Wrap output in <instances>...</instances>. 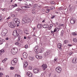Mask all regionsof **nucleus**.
Here are the masks:
<instances>
[{
  "instance_id": "nucleus-1",
  "label": "nucleus",
  "mask_w": 77,
  "mask_h": 77,
  "mask_svg": "<svg viewBox=\"0 0 77 77\" xmlns=\"http://www.w3.org/2000/svg\"><path fill=\"white\" fill-rule=\"evenodd\" d=\"M13 35L14 36H17L18 39H17V42H20V40H21V37L20 35L17 33V31L16 30V31H14L13 32Z\"/></svg>"
},
{
  "instance_id": "nucleus-2",
  "label": "nucleus",
  "mask_w": 77,
  "mask_h": 77,
  "mask_svg": "<svg viewBox=\"0 0 77 77\" xmlns=\"http://www.w3.org/2000/svg\"><path fill=\"white\" fill-rule=\"evenodd\" d=\"M30 21V19L29 18H28L26 17L24 18L22 20V23L23 24H26V23H29Z\"/></svg>"
},
{
  "instance_id": "nucleus-3",
  "label": "nucleus",
  "mask_w": 77,
  "mask_h": 77,
  "mask_svg": "<svg viewBox=\"0 0 77 77\" xmlns=\"http://www.w3.org/2000/svg\"><path fill=\"white\" fill-rule=\"evenodd\" d=\"M17 52H18V49L17 48H13L12 49L11 51V53L13 54H16Z\"/></svg>"
},
{
  "instance_id": "nucleus-4",
  "label": "nucleus",
  "mask_w": 77,
  "mask_h": 77,
  "mask_svg": "<svg viewBox=\"0 0 77 77\" xmlns=\"http://www.w3.org/2000/svg\"><path fill=\"white\" fill-rule=\"evenodd\" d=\"M8 26L11 28H14L15 27V24L14 22H11L8 23Z\"/></svg>"
},
{
  "instance_id": "nucleus-5",
  "label": "nucleus",
  "mask_w": 77,
  "mask_h": 77,
  "mask_svg": "<svg viewBox=\"0 0 77 77\" xmlns=\"http://www.w3.org/2000/svg\"><path fill=\"white\" fill-rule=\"evenodd\" d=\"M13 23H15L16 24H20V20L17 18H14L13 20Z\"/></svg>"
},
{
  "instance_id": "nucleus-6",
  "label": "nucleus",
  "mask_w": 77,
  "mask_h": 77,
  "mask_svg": "<svg viewBox=\"0 0 77 77\" xmlns=\"http://www.w3.org/2000/svg\"><path fill=\"white\" fill-rule=\"evenodd\" d=\"M17 62V58H14L11 61V64L13 65H15Z\"/></svg>"
},
{
  "instance_id": "nucleus-7",
  "label": "nucleus",
  "mask_w": 77,
  "mask_h": 77,
  "mask_svg": "<svg viewBox=\"0 0 77 77\" xmlns=\"http://www.w3.org/2000/svg\"><path fill=\"white\" fill-rule=\"evenodd\" d=\"M56 71L58 72V73H60L62 71V68L60 67H57L55 69Z\"/></svg>"
},
{
  "instance_id": "nucleus-8",
  "label": "nucleus",
  "mask_w": 77,
  "mask_h": 77,
  "mask_svg": "<svg viewBox=\"0 0 77 77\" xmlns=\"http://www.w3.org/2000/svg\"><path fill=\"white\" fill-rule=\"evenodd\" d=\"M75 20L76 19L75 18H72L70 20V23L72 24H74L75 22Z\"/></svg>"
},
{
  "instance_id": "nucleus-9",
  "label": "nucleus",
  "mask_w": 77,
  "mask_h": 77,
  "mask_svg": "<svg viewBox=\"0 0 77 77\" xmlns=\"http://www.w3.org/2000/svg\"><path fill=\"white\" fill-rule=\"evenodd\" d=\"M62 47V44L59 43L58 44L57 47L60 49V50L62 51V48H61Z\"/></svg>"
},
{
  "instance_id": "nucleus-10",
  "label": "nucleus",
  "mask_w": 77,
  "mask_h": 77,
  "mask_svg": "<svg viewBox=\"0 0 77 77\" xmlns=\"http://www.w3.org/2000/svg\"><path fill=\"white\" fill-rule=\"evenodd\" d=\"M33 71L34 73H35V74H36V73H38L40 72V70L38 69H34Z\"/></svg>"
},
{
  "instance_id": "nucleus-11",
  "label": "nucleus",
  "mask_w": 77,
  "mask_h": 77,
  "mask_svg": "<svg viewBox=\"0 0 77 77\" xmlns=\"http://www.w3.org/2000/svg\"><path fill=\"white\" fill-rule=\"evenodd\" d=\"M23 58L26 59L27 57V53H26V52H24L23 53Z\"/></svg>"
},
{
  "instance_id": "nucleus-12",
  "label": "nucleus",
  "mask_w": 77,
  "mask_h": 77,
  "mask_svg": "<svg viewBox=\"0 0 77 77\" xmlns=\"http://www.w3.org/2000/svg\"><path fill=\"white\" fill-rule=\"evenodd\" d=\"M38 49H39V47H38V46H36L35 47V51L36 52L37 54L38 53Z\"/></svg>"
},
{
  "instance_id": "nucleus-13",
  "label": "nucleus",
  "mask_w": 77,
  "mask_h": 77,
  "mask_svg": "<svg viewBox=\"0 0 77 77\" xmlns=\"http://www.w3.org/2000/svg\"><path fill=\"white\" fill-rule=\"evenodd\" d=\"M72 62L73 63L75 64L77 63V58H74L72 60Z\"/></svg>"
},
{
  "instance_id": "nucleus-14",
  "label": "nucleus",
  "mask_w": 77,
  "mask_h": 77,
  "mask_svg": "<svg viewBox=\"0 0 77 77\" xmlns=\"http://www.w3.org/2000/svg\"><path fill=\"white\" fill-rule=\"evenodd\" d=\"M42 68L44 70H45V69L47 68V66L46 64H43L42 66Z\"/></svg>"
},
{
  "instance_id": "nucleus-15",
  "label": "nucleus",
  "mask_w": 77,
  "mask_h": 77,
  "mask_svg": "<svg viewBox=\"0 0 77 77\" xmlns=\"http://www.w3.org/2000/svg\"><path fill=\"white\" fill-rule=\"evenodd\" d=\"M27 75L29 77H32L33 75V74L30 72H27Z\"/></svg>"
},
{
  "instance_id": "nucleus-16",
  "label": "nucleus",
  "mask_w": 77,
  "mask_h": 77,
  "mask_svg": "<svg viewBox=\"0 0 77 77\" xmlns=\"http://www.w3.org/2000/svg\"><path fill=\"white\" fill-rule=\"evenodd\" d=\"M28 65V63H27V62L26 61H25L24 62V63L23 65L24 67L26 68L27 66Z\"/></svg>"
},
{
  "instance_id": "nucleus-17",
  "label": "nucleus",
  "mask_w": 77,
  "mask_h": 77,
  "mask_svg": "<svg viewBox=\"0 0 77 77\" xmlns=\"http://www.w3.org/2000/svg\"><path fill=\"white\" fill-rule=\"evenodd\" d=\"M15 44L16 45L18 46V47H21V44L20 42L19 43L18 42H17L15 43Z\"/></svg>"
},
{
  "instance_id": "nucleus-18",
  "label": "nucleus",
  "mask_w": 77,
  "mask_h": 77,
  "mask_svg": "<svg viewBox=\"0 0 77 77\" xmlns=\"http://www.w3.org/2000/svg\"><path fill=\"white\" fill-rule=\"evenodd\" d=\"M50 54V52L49 51H46L45 54L44 55L45 56H48V55H49Z\"/></svg>"
},
{
  "instance_id": "nucleus-19",
  "label": "nucleus",
  "mask_w": 77,
  "mask_h": 77,
  "mask_svg": "<svg viewBox=\"0 0 77 77\" xmlns=\"http://www.w3.org/2000/svg\"><path fill=\"white\" fill-rule=\"evenodd\" d=\"M24 33L25 34H26V35H29V31L27 30V29H25L24 31Z\"/></svg>"
},
{
  "instance_id": "nucleus-20",
  "label": "nucleus",
  "mask_w": 77,
  "mask_h": 77,
  "mask_svg": "<svg viewBox=\"0 0 77 77\" xmlns=\"http://www.w3.org/2000/svg\"><path fill=\"white\" fill-rule=\"evenodd\" d=\"M1 35L2 36H6V34L2 31L1 33Z\"/></svg>"
},
{
  "instance_id": "nucleus-21",
  "label": "nucleus",
  "mask_w": 77,
  "mask_h": 77,
  "mask_svg": "<svg viewBox=\"0 0 77 77\" xmlns=\"http://www.w3.org/2000/svg\"><path fill=\"white\" fill-rule=\"evenodd\" d=\"M44 51V49L43 48H42L40 49V51H39V52L40 53H43V51Z\"/></svg>"
},
{
  "instance_id": "nucleus-22",
  "label": "nucleus",
  "mask_w": 77,
  "mask_h": 77,
  "mask_svg": "<svg viewBox=\"0 0 77 77\" xmlns=\"http://www.w3.org/2000/svg\"><path fill=\"white\" fill-rule=\"evenodd\" d=\"M42 27H43V28L46 29L48 27V25L46 24H44L42 26Z\"/></svg>"
},
{
  "instance_id": "nucleus-23",
  "label": "nucleus",
  "mask_w": 77,
  "mask_h": 77,
  "mask_svg": "<svg viewBox=\"0 0 77 77\" xmlns=\"http://www.w3.org/2000/svg\"><path fill=\"white\" fill-rule=\"evenodd\" d=\"M2 32L5 33H6H6H8V30H7V29H4Z\"/></svg>"
},
{
  "instance_id": "nucleus-24",
  "label": "nucleus",
  "mask_w": 77,
  "mask_h": 77,
  "mask_svg": "<svg viewBox=\"0 0 77 77\" xmlns=\"http://www.w3.org/2000/svg\"><path fill=\"white\" fill-rule=\"evenodd\" d=\"M42 25L41 24H38L37 26V27L38 29H41L42 27Z\"/></svg>"
},
{
  "instance_id": "nucleus-25",
  "label": "nucleus",
  "mask_w": 77,
  "mask_h": 77,
  "mask_svg": "<svg viewBox=\"0 0 77 77\" xmlns=\"http://www.w3.org/2000/svg\"><path fill=\"white\" fill-rule=\"evenodd\" d=\"M20 11H22V10L19 8H17L15 9V11H17V12H19Z\"/></svg>"
},
{
  "instance_id": "nucleus-26",
  "label": "nucleus",
  "mask_w": 77,
  "mask_h": 77,
  "mask_svg": "<svg viewBox=\"0 0 77 77\" xmlns=\"http://www.w3.org/2000/svg\"><path fill=\"white\" fill-rule=\"evenodd\" d=\"M27 8H29V7L27 6H25L24 7H22V9H26Z\"/></svg>"
},
{
  "instance_id": "nucleus-27",
  "label": "nucleus",
  "mask_w": 77,
  "mask_h": 77,
  "mask_svg": "<svg viewBox=\"0 0 77 77\" xmlns=\"http://www.w3.org/2000/svg\"><path fill=\"white\" fill-rule=\"evenodd\" d=\"M73 41H74V42H77V39L75 38H74L73 39Z\"/></svg>"
},
{
  "instance_id": "nucleus-28",
  "label": "nucleus",
  "mask_w": 77,
  "mask_h": 77,
  "mask_svg": "<svg viewBox=\"0 0 77 77\" xmlns=\"http://www.w3.org/2000/svg\"><path fill=\"white\" fill-rule=\"evenodd\" d=\"M7 60H8L7 58H5L4 60L2 61V62H3V63H5V62H6V61Z\"/></svg>"
},
{
  "instance_id": "nucleus-29",
  "label": "nucleus",
  "mask_w": 77,
  "mask_h": 77,
  "mask_svg": "<svg viewBox=\"0 0 77 77\" xmlns=\"http://www.w3.org/2000/svg\"><path fill=\"white\" fill-rule=\"evenodd\" d=\"M29 59L30 60H32V61H33V60H34L33 58L32 57H29Z\"/></svg>"
},
{
  "instance_id": "nucleus-30",
  "label": "nucleus",
  "mask_w": 77,
  "mask_h": 77,
  "mask_svg": "<svg viewBox=\"0 0 77 77\" xmlns=\"http://www.w3.org/2000/svg\"><path fill=\"white\" fill-rule=\"evenodd\" d=\"M63 33H64V32H63V31L62 30L61 32V34H60L61 36H63Z\"/></svg>"
},
{
  "instance_id": "nucleus-31",
  "label": "nucleus",
  "mask_w": 77,
  "mask_h": 77,
  "mask_svg": "<svg viewBox=\"0 0 77 77\" xmlns=\"http://www.w3.org/2000/svg\"><path fill=\"white\" fill-rule=\"evenodd\" d=\"M50 8L51 9V10H53V9H54L55 8L54 6H52L50 7Z\"/></svg>"
},
{
  "instance_id": "nucleus-32",
  "label": "nucleus",
  "mask_w": 77,
  "mask_h": 77,
  "mask_svg": "<svg viewBox=\"0 0 77 77\" xmlns=\"http://www.w3.org/2000/svg\"><path fill=\"white\" fill-rule=\"evenodd\" d=\"M72 35L73 36H76L77 35V34L75 33V32H72Z\"/></svg>"
},
{
  "instance_id": "nucleus-33",
  "label": "nucleus",
  "mask_w": 77,
  "mask_h": 77,
  "mask_svg": "<svg viewBox=\"0 0 77 77\" xmlns=\"http://www.w3.org/2000/svg\"><path fill=\"white\" fill-rule=\"evenodd\" d=\"M64 44H68V41L67 40H64Z\"/></svg>"
},
{
  "instance_id": "nucleus-34",
  "label": "nucleus",
  "mask_w": 77,
  "mask_h": 77,
  "mask_svg": "<svg viewBox=\"0 0 77 77\" xmlns=\"http://www.w3.org/2000/svg\"><path fill=\"white\" fill-rule=\"evenodd\" d=\"M0 51H1V52L2 53H3L5 52V51L4 49H2V50H0Z\"/></svg>"
},
{
  "instance_id": "nucleus-35",
  "label": "nucleus",
  "mask_w": 77,
  "mask_h": 77,
  "mask_svg": "<svg viewBox=\"0 0 77 77\" xmlns=\"http://www.w3.org/2000/svg\"><path fill=\"white\" fill-rule=\"evenodd\" d=\"M15 77H21V76H20V75H15Z\"/></svg>"
},
{
  "instance_id": "nucleus-36",
  "label": "nucleus",
  "mask_w": 77,
  "mask_h": 77,
  "mask_svg": "<svg viewBox=\"0 0 77 77\" xmlns=\"http://www.w3.org/2000/svg\"><path fill=\"white\" fill-rule=\"evenodd\" d=\"M25 48L26 49H27V48H28V45H25Z\"/></svg>"
},
{
  "instance_id": "nucleus-37",
  "label": "nucleus",
  "mask_w": 77,
  "mask_h": 77,
  "mask_svg": "<svg viewBox=\"0 0 77 77\" xmlns=\"http://www.w3.org/2000/svg\"><path fill=\"white\" fill-rule=\"evenodd\" d=\"M35 57H36V58H37V59H38V58H39V55H37L35 56Z\"/></svg>"
},
{
  "instance_id": "nucleus-38",
  "label": "nucleus",
  "mask_w": 77,
  "mask_h": 77,
  "mask_svg": "<svg viewBox=\"0 0 77 77\" xmlns=\"http://www.w3.org/2000/svg\"><path fill=\"white\" fill-rule=\"evenodd\" d=\"M42 56H38V59H42Z\"/></svg>"
},
{
  "instance_id": "nucleus-39",
  "label": "nucleus",
  "mask_w": 77,
  "mask_h": 77,
  "mask_svg": "<svg viewBox=\"0 0 77 77\" xmlns=\"http://www.w3.org/2000/svg\"><path fill=\"white\" fill-rule=\"evenodd\" d=\"M2 39L0 38V45H2Z\"/></svg>"
},
{
  "instance_id": "nucleus-40",
  "label": "nucleus",
  "mask_w": 77,
  "mask_h": 77,
  "mask_svg": "<svg viewBox=\"0 0 77 77\" xmlns=\"http://www.w3.org/2000/svg\"><path fill=\"white\" fill-rule=\"evenodd\" d=\"M54 17H55V16L54 15L52 16L51 17V19H53V18H54Z\"/></svg>"
},
{
  "instance_id": "nucleus-41",
  "label": "nucleus",
  "mask_w": 77,
  "mask_h": 77,
  "mask_svg": "<svg viewBox=\"0 0 77 77\" xmlns=\"http://www.w3.org/2000/svg\"><path fill=\"white\" fill-rule=\"evenodd\" d=\"M44 73H42V74L41 75V77H43V76H44Z\"/></svg>"
},
{
  "instance_id": "nucleus-42",
  "label": "nucleus",
  "mask_w": 77,
  "mask_h": 77,
  "mask_svg": "<svg viewBox=\"0 0 77 77\" xmlns=\"http://www.w3.org/2000/svg\"><path fill=\"white\" fill-rule=\"evenodd\" d=\"M10 69H11V70L14 69V67H11Z\"/></svg>"
},
{
  "instance_id": "nucleus-43",
  "label": "nucleus",
  "mask_w": 77,
  "mask_h": 77,
  "mask_svg": "<svg viewBox=\"0 0 77 77\" xmlns=\"http://www.w3.org/2000/svg\"><path fill=\"white\" fill-rule=\"evenodd\" d=\"M57 58L55 57V59H54V61H57Z\"/></svg>"
},
{
  "instance_id": "nucleus-44",
  "label": "nucleus",
  "mask_w": 77,
  "mask_h": 77,
  "mask_svg": "<svg viewBox=\"0 0 77 77\" xmlns=\"http://www.w3.org/2000/svg\"><path fill=\"white\" fill-rule=\"evenodd\" d=\"M60 26H64V24H60Z\"/></svg>"
},
{
  "instance_id": "nucleus-45",
  "label": "nucleus",
  "mask_w": 77,
  "mask_h": 77,
  "mask_svg": "<svg viewBox=\"0 0 77 77\" xmlns=\"http://www.w3.org/2000/svg\"><path fill=\"white\" fill-rule=\"evenodd\" d=\"M29 69L30 70L32 69V67L30 66H29Z\"/></svg>"
},
{
  "instance_id": "nucleus-46",
  "label": "nucleus",
  "mask_w": 77,
  "mask_h": 77,
  "mask_svg": "<svg viewBox=\"0 0 77 77\" xmlns=\"http://www.w3.org/2000/svg\"><path fill=\"white\" fill-rule=\"evenodd\" d=\"M37 6H38V5L37 4H35L34 5V7L35 8H36V7H37Z\"/></svg>"
},
{
  "instance_id": "nucleus-47",
  "label": "nucleus",
  "mask_w": 77,
  "mask_h": 77,
  "mask_svg": "<svg viewBox=\"0 0 77 77\" xmlns=\"http://www.w3.org/2000/svg\"><path fill=\"white\" fill-rule=\"evenodd\" d=\"M46 10H47V11H48V12H50V9H48V8Z\"/></svg>"
},
{
  "instance_id": "nucleus-48",
  "label": "nucleus",
  "mask_w": 77,
  "mask_h": 77,
  "mask_svg": "<svg viewBox=\"0 0 77 77\" xmlns=\"http://www.w3.org/2000/svg\"><path fill=\"white\" fill-rule=\"evenodd\" d=\"M50 26L51 27H53V24H51L50 25Z\"/></svg>"
},
{
  "instance_id": "nucleus-49",
  "label": "nucleus",
  "mask_w": 77,
  "mask_h": 77,
  "mask_svg": "<svg viewBox=\"0 0 77 77\" xmlns=\"http://www.w3.org/2000/svg\"><path fill=\"white\" fill-rule=\"evenodd\" d=\"M11 6L12 7V8H15V6H14V5H11Z\"/></svg>"
},
{
  "instance_id": "nucleus-50",
  "label": "nucleus",
  "mask_w": 77,
  "mask_h": 77,
  "mask_svg": "<svg viewBox=\"0 0 77 77\" xmlns=\"http://www.w3.org/2000/svg\"><path fill=\"white\" fill-rule=\"evenodd\" d=\"M15 15L14 14H12L11 15L12 17H15Z\"/></svg>"
},
{
  "instance_id": "nucleus-51",
  "label": "nucleus",
  "mask_w": 77,
  "mask_h": 77,
  "mask_svg": "<svg viewBox=\"0 0 77 77\" xmlns=\"http://www.w3.org/2000/svg\"><path fill=\"white\" fill-rule=\"evenodd\" d=\"M3 75V73L2 72L0 73V76H1V75Z\"/></svg>"
},
{
  "instance_id": "nucleus-52",
  "label": "nucleus",
  "mask_w": 77,
  "mask_h": 77,
  "mask_svg": "<svg viewBox=\"0 0 77 77\" xmlns=\"http://www.w3.org/2000/svg\"><path fill=\"white\" fill-rule=\"evenodd\" d=\"M14 7H17V4H15L14 5Z\"/></svg>"
},
{
  "instance_id": "nucleus-53",
  "label": "nucleus",
  "mask_w": 77,
  "mask_h": 77,
  "mask_svg": "<svg viewBox=\"0 0 77 77\" xmlns=\"http://www.w3.org/2000/svg\"><path fill=\"white\" fill-rule=\"evenodd\" d=\"M10 18H11V16H9V17H8V18H7V20H8L9 19H10Z\"/></svg>"
},
{
  "instance_id": "nucleus-54",
  "label": "nucleus",
  "mask_w": 77,
  "mask_h": 77,
  "mask_svg": "<svg viewBox=\"0 0 77 77\" xmlns=\"http://www.w3.org/2000/svg\"><path fill=\"white\" fill-rule=\"evenodd\" d=\"M6 8H4L2 9V11H6Z\"/></svg>"
},
{
  "instance_id": "nucleus-55",
  "label": "nucleus",
  "mask_w": 77,
  "mask_h": 77,
  "mask_svg": "<svg viewBox=\"0 0 77 77\" xmlns=\"http://www.w3.org/2000/svg\"><path fill=\"white\" fill-rule=\"evenodd\" d=\"M2 20V18L0 16V21Z\"/></svg>"
},
{
  "instance_id": "nucleus-56",
  "label": "nucleus",
  "mask_w": 77,
  "mask_h": 77,
  "mask_svg": "<svg viewBox=\"0 0 77 77\" xmlns=\"http://www.w3.org/2000/svg\"><path fill=\"white\" fill-rule=\"evenodd\" d=\"M5 39L7 40H8V39H9V38L7 37V38H5Z\"/></svg>"
},
{
  "instance_id": "nucleus-57",
  "label": "nucleus",
  "mask_w": 77,
  "mask_h": 77,
  "mask_svg": "<svg viewBox=\"0 0 77 77\" xmlns=\"http://www.w3.org/2000/svg\"><path fill=\"white\" fill-rule=\"evenodd\" d=\"M56 31V29H55L54 31V32H55Z\"/></svg>"
},
{
  "instance_id": "nucleus-58",
  "label": "nucleus",
  "mask_w": 77,
  "mask_h": 77,
  "mask_svg": "<svg viewBox=\"0 0 77 77\" xmlns=\"http://www.w3.org/2000/svg\"><path fill=\"white\" fill-rule=\"evenodd\" d=\"M71 45H69V44H68V46H69L70 47H71Z\"/></svg>"
},
{
  "instance_id": "nucleus-59",
  "label": "nucleus",
  "mask_w": 77,
  "mask_h": 77,
  "mask_svg": "<svg viewBox=\"0 0 77 77\" xmlns=\"http://www.w3.org/2000/svg\"><path fill=\"white\" fill-rule=\"evenodd\" d=\"M51 4H54V2H51Z\"/></svg>"
},
{
  "instance_id": "nucleus-60",
  "label": "nucleus",
  "mask_w": 77,
  "mask_h": 77,
  "mask_svg": "<svg viewBox=\"0 0 77 77\" xmlns=\"http://www.w3.org/2000/svg\"><path fill=\"white\" fill-rule=\"evenodd\" d=\"M2 53L1 52V51H0V56H2Z\"/></svg>"
},
{
  "instance_id": "nucleus-61",
  "label": "nucleus",
  "mask_w": 77,
  "mask_h": 77,
  "mask_svg": "<svg viewBox=\"0 0 77 77\" xmlns=\"http://www.w3.org/2000/svg\"><path fill=\"white\" fill-rule=\"evenodd\" d=\"M45 20H43V21H42V23H45Z\"/></svg>"
},
{
  "instance_id": "nucleus-62",
  "label": "nucleus",
  "mask_w": 77,
  "mask_h": 77,
  "mask_svg": "<svg viewBox=\"0 0 77 77\" xmlns=\"http://www.w3.org/2000/svg\"><path fill=\"white\" fill-rule=\"evenodd\" d=\"M48 29V30H50V29H51V28H50V27H49Z\"/></svg>"
},
{
  "instance_id": "nucleus-63",
  "label": "nucleus",
  "mask_w": 77,
  "mask_h": 77,
  "mask_svg": "<svg viewBox=\"0 0 77 77\" xmlns=\"http://www.w3.org/2000/svg\"><path fill=\"white\" fill-rule=\"evenodd\" d=\"M24 39H26V36H24Z\"/></svg>"
},
{
  "instance_id": "nucleus-64",
  "label": "nucleus",
  "mask_w": 77,
  "mask_h": 77,
  "mask_svg": "<svg viewBox=\"0 0 77 77\" xmlns=\"http://www.w3.org/2000/svg\"><path fill=\"white\" fill-rule=\"evenodd\" d=\"M6 77H9V76L8 75H6Z\"/></svg>"
}]
</instances>
